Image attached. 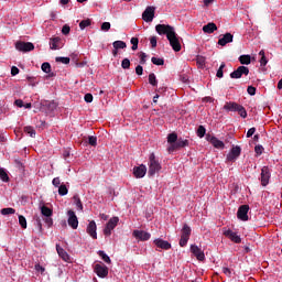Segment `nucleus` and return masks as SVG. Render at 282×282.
<instances>
[{"instance_id":"2eb2a0df","label":"nucleus","mask_w":282,"mask_h":282,"mask_svg":"<svg viewBox=\"0 0 282 282\" xmlns=\"http://www.w3.org/2000/svg\"><path fill=\"white\" fill-rule=\"evenodd\" d=\"M270 167L268 166H263L261 170V184L262 186H268V184H270Z\"/></svg>"},{"instance_id":"0e129e2a","label":"nucleus","mask_w":282,"mask_h":282,"mask_svg":"<svg viewBox=\"0 0 282 282\" xmlns=\"http://www.w3.org/2000/svg\"><path fill=\"white\" fill-rule=\"evenodd\" d=\"M257 132V129L256 128H250L247 132V138H252L253 133Z\"/></svg>"},{"instance_id":"393cba45","label":"nucleus","mask_w":282,"mask_h":282,"mask_svg":"<svg viewBox=\"0 0 282 282\" xmlns=\"http://www.w3.org/2000/svg\"><path fill=\"white\" fill-rule=\"evenodd\" d=\"M259 56H261V58H260L261 67H265L268 65V57H265V51L261 50L259 52Z\"/></svg>"},{"instance_id":"b1692460","label":"nucleus","mask_w":282,"mask_h":282,"mask_svg":"<svg viewBox=\"0 0 282 282\" xmlns=\"http://www.w3.org/2000/svg\"><path fill=\"white\" fill-rule=\"evenodd\" d=\"M41 214L44 217H52V209L45 205H40Z\"/></svg>"},{"instance_id":"338daca9","label":"nucleus","mask_w":282,"mask_h":282,"mask_svg":"<svg viewBox=\"0 0 282 282\" xmlns=\"http://www.w3.org/2000/svg\"><path fill=\"white\" fill-rule=\"evenodd\" d=\"M44 221L45 224H47V226H52L54 224V220L52 219L51 216L46 217Z\"/></svg>"},{"instance_id":"69168bd1","label":"nucleus","mask_w":282,"mask_h":282,"mask_svg":"<svg viewBox=\"0 0 282 282\" xmlns=\"http://www.w3.org/2000/svg\"><path fill=\"white\" fill-rule=\"evenodd\" d=\"M19 74V68L17 66L11 67V76H17Z\"/></svg>"},{"instance_id":"f257e3e1","label":"nucleus","mask_w":282,"mask_h":282,"mask_svg":"<svg viewBox=\"0 0 282 282\" xmlns=\"http://www.w3.org/2000/svg\"><path fill=\"white\" fill-rule=\"evenodd\" d=\"M155 30L160 36L166 35L167 41L170 42L171 47L174 52H180L182 50V44L180 43V36L175 32V28L169 24H158Z\"/></svg>"},{"instance_id":"c756f323","label":"nucleus","mask_w":282,"mask_h":282,"mask_svg":"<svg viewBox=\"0 0 282 282\" xmlns=\"http://www.w3.org/2000/svg\"><path fill=\"white\" fill-rule=\"evenodd\" d=\"M69 193V189H67V185L62 184L58 187V195H61L62 197H65V195H67Z\"/></svg>"},{"instance_id":"dca6fc26","label":"nucleus","mask_w":282,"mask_h":282,"mask_svg":"<svg viewBox=\"0 0 282 282\" xmlns=\"http://www.w3.org/2000/svg\"><path fill=\"white\" fill-rule=\"evenodd\" d=\"M133 175L137 177V180H142L144 175H147V165L141 164L139 166L133 167Z\"/></svg>"},{"instance_id":"6e6552de","label":"nucleus","mask_w":282,"mask_h":282,"mask_svg":"<svg viewBox=\"0 0 282 282\" xmlns=\"http://www.w3.org/2000/svg\"><path fill=\"white\" fill-rule=\"evenodd\" d=\"M94 270L97 276H99V279H105L109 274V268H107V265L102 263L95 264Z\"/></svg>"},{"instance_id":"20e7f679","label":"nucleus","mask_w":282,"mask_h":282,"mask_svg":"<svg viewBox=\"0 0 282 282\" xmlns=\"http://www.w3.org/2000/svg\"><path fill=\"white\" fill-rule=\"evenodd\" d=\"M119 221H120V218H118L117 216L110 218L104 229V235H106V237H111V232L116 228V226H118Z\"/></svg>"},{"instance_id":"e433bc0d","label":"nucleus","mask_w":282,"mask_h":282,"mask_svg":"<svg viewBox=\"0 0 282 282\" xmlns=\"http://www.w3.org/2000/svg\"><path fill=\"white\" fill-rule=\"evenodd\" d=\"M99 257H101L102 261H105V263H111V258H109V256H107V253L105 251H98Z\"/></svg>"},{"instance_id":"774afa93","label":"nucleus","mask_w":282,"mask_h":282,"mask_svg":"<svg viewBox=\"0 0 282 282\" xmlns=\"http://www.w3.org/2000/svg\"><path fill=\"white\" fill-rule=\"evenodd\" d=\"M14 104H15V106L17 107H24V105H23V100H21V99H17L15 101H14Z\"/></svg>"},{"instance_id":"6ab92c4d","label":"nucleus","mask_w":282,"mask_h":282,"mask_svg":"<svg viewBox=\"0 0 282 282\" xmlns=\"http://www.w3.org/2000/svg\"><path fill=\"white\" fill-rule=\"evenodd\" d=\"M154 246H156V248H161V250H171L170 242L166 240H163L162 238L155 239Z\"/></svg>"},{"instance_id":"72a5a7b5","label":"nucleus","mask_w":282,"mask_h":282,"mask_svg":"<svg viewBox=\"0 0 282 282\" xmlns=\"http://www.w3.org/2000/svg\"><path fill=\"white\" fill-rule=\"evenodd\" d=\"M149 83L152 87H158V78L155 77V74L151 73L149 75Z\"/></svg>"},{"instance_id":"a211bd4d","label":"nucleus","mask_w":282,"mask_h":282,"mask_svg":"<svg viewBox=\"0 0 282 282\" xmlns=\"http://www.w3.org/2000/svg\"><path fill=\"white\" fill-rule=\"evenodd\" d=\"M206 140L207 142H210V144H213L215 149H224V147H226V144H224V141L217 139L216 137H212L210 134L206 135Z\"/></svg>"},{"instance_id":"6e6d98bb","label":"nucleus","mask_w":282,"mask_h":282,"mask_svg":"<svg viewBox=\"0 0 282 282\" xmlns=\"http://www.w3.org/2000/svg\"><path fill=\"white\" fill-rule=\"evenodd\" d=\"M70 32V28L69 25L65 24L63 28H62V34H64L66 36V34H69Z\"/></svg>"},{"instance_id":"5701e85b","label":"nucleus","mask_w":282,"mask_h":282,"mask_svg":"<svg viewBox=\"0 0 282 282\" xmlns=\"http://www.w3.org/2000/svg\"><path fill=\"white\" fill-rule=\"evenodd\" d=\"M56 251L64 261H69V254L67 253V251H65V249L56 246Z\"/></svg>"},{"instance_id":"603ef678","label":"nucleus","mask_w":282,"mask_h":282,"mask_svg":"<svg viewBox=\"0 0 282 282\" xmlns=\"http://www.w3.org/2000/svg\"><path fill=\"white\" fill-rule=\"evenodd\" d=\"M85 102H94V95L91 94H86L84 97Z\"/></svg>"},{"instance_id":"9b49d317","label":"nucleus","mask_w":282,"mask_h":282,"mask_svg":"<svg viewBox=\"0 0 282 282\" xmlns=\"http://www.w3.org/2000/svg\"><path fill=\"white\" fill-rule=\"evenodd\" d=\"M250 69L246 66H239L236 70L230 73V78H241V76H248Z\"/></svg>"},{"instance_id":"f704fd0d","label":"nucleus","mask_w":282,"mask_h":282,"mask_svg":"<svg viewBox=\"0 0 282 282\" xmlns=\"http://www.w3.org/2000/svg\"><path fill=\"white\" fill-rule=\"evenodd\" d=\"M18 218H19V224H20L21 228H23V230H25V228H28V220L22 215H19Z\"/></svg>"},{"instance_id":"3c124183","label":"nucleus","mask_w":282,"mask_h":282,"mask_svg":"<svg viewBox=\"0 0 282 282\" xmlns=\"http://www.w3.org/2000/svg\"><path fill=\"white\" fill-rule=\"evenodd\" d=\"M247 93L249 94V96H254L257 94V88H254V86H249L247 88Z\"/></svg>"},{"instance_id":"864d4df0","label":"nucleus","mask_w":282,"mask_h":282,"mask_svg":"<svg viewBox=\"0 0 282 282\" xmlns=\"http://www.w3.org/2000/svg\"><path fill=\"white\" fill-rule=\"evenodd\" d=\"M196 62L198 65H200V67H204V65H206V58L202 57V56H198L196 58Z\"/></svg>"},{"instance_id":"49530a36","label":"nucleus","mask_w":282,"mask_h":282,"mask_svg":"<svg viewBox=\"0 0 282 282\" xmlns=\"http://www.w3.org/2000/svg\"><path fill=\"white\" fill-rule=\"evenodd\" d=\"M153 65H164V59L160 57H152L151 58Z\"/></svg>"},{"instance_id":"5fc2aeb1","label":"nucleus","mask_w":282,"mask_h":282,"mask_svg":"<svg viewBox=\"0 0 282 282\" xmlns=\"http://www.w3.org/2000/svg\"><path fill=\"white\" fill-rule=\"evenodd\" d=\"M35 271L40 272L41 274H45V269L41 264H35Z\"/></svg>"},{"instance_id":"13d9d810","label":"nucleus","mask_w":282,"mask_h":282,"mask_svg":"<svg viewBox=\"0 0 282 282\" xmlns=\"http://www.w3.org/2000/svg\"><path fill=\"white\" fill-rule=\"evenodd\" d=\"M223 274H226V276H230L232 274V271L228 267L223 268Z\"/></svg>"},{"instance_id":"a878e982","label":"nucleus","mask_w":282,"mask_h":282,"mask_svg":"<svg viewBox=\"0 0 282 282\" xmlns=\"http://www.w3.org/2000/svg\"><path fill=\"white\" fill-rule=\"evenodd\" d=\"M0 180L1 182H10V176L8 175V171L6 169H0Z\"/></svg>"},{"instance_id":"7c9ffc66","label":"nucleus","mask_w":282,"mask_h":282,"mask_svg":"<svg viewBox=\"0 0 282 282\" xmlns=\"http://www.w3.org/2000/svg\"><path fill=\"white\" fill-rule=\"evenodd\" d=\"M24 133H28L31 138H36V130L30 126L24 128Z\"/></svg>"},{"instance_id":"bf43d9fd","label":"nucleus","mask_w":282,"mask_h":282,"mask_svg":"<svg viewBox=\"0 0 282 282\" xmlns=\"http://www.w3.org/2000/svg\"><path fill=\"white\" fill-rule=\"evenodd\" d=\"M177 148V143H170V147L167 148L169 153H173Z\"/></svg>"},{"instance_id":"c85d7f7f","label":"nucleus","mask_w":282,"mask_h":282,"mask_svg":"<svg viewBox=\"0 0 282 282\" xmlns=\"http://www.w3.org/2000/svg\"><path fill=\"white\" fill-rule=\"evenodd\" d=\"M239 61H240L241 65H250L251 57H250V55H241L239 57Z\"/></svg>"},{"instance_id":"4c0bfd02","label":"nucleus","mask_w":282,"mask_h":282,"mask_svg":"<svg viewBox=\"0 0 282 282\" xmlns=\"http://www.w3.org/2000/svg\"><path fill=\"white\" fill-rule=\"evenodd\" d=\"M41 68L44 74H50V72H52V65H50L47 62H44Z\"/></svg>"},{"instance_id":"4d7b16f0","label":"nucleus","mask_w":282,"mask_h":282,"mask_svg":"<svg viewBox=\"0 0 282 282\" xmlns=\"http://www.w3.org/2000/svg\"><path fill=\"white\" fill-rule=\"evenodd\" d=\"M52 184H53V186L58 188L61 186V178L59 177L53 178Z\"/></svg>"},{"instance_id":"e2e57ef3","label":"nucleus","mask_w":282,"mask_h":282,"mask_svg":"<svg viewBox=\"0 0 282 282\" xmlns=\"http://www.w3.org/2000/svg\"><path fill=\"white\" fill-rule=\"evenodd\" d=\"M150 43H151L152 47H158V37L152 36L150 39Z\"/></svg>"},{"instance_id":"cd10ccee","label":"nucleus","mask_w":282,"mask_h":282,"mask_svg":"<svg viewBox=\"0 0 282 282\" xmlns=\"http://www.w3.org/2000/svg\"><path fill=\"white\" fill-rule=\"evenodd\" d=\"M181 237H187L191 239V227H188V225L183 226Z\"/></svg>"},{"instance_id":"a19ab883","label":"nucleus","mask_w":282,"mask_h":282,"mask_svg":"<svg viewBox=\"0 0 282 282\" xmlns=\"http://www.w3.org/2000/svg\"><path fill=\"white\" fill-rule=\"evenodd\" d=\"M176 147H177V149H184V147H188V140H178L177 142H176Z\"/></svg>"},{"instance_id":"f3484780","label":"nucleus","mask_w":282,"mask_h":282,"mask_svg":"<svg viewBox=\"0 0 282 282\" xmlns=\"http://www.w3.org/2000/svg\"><path fill=\"white\" fill-rule=\"evenodd\" d=\"M191 252L194 254V257H196L198 261H204V259H206L204 251L199 247H197V245L191 246Z\"/></svg>"},{"instance_id":"f8f14e48","label":"nucleus","mask_w":282,"mask_h":282,"mask_svg":"<svg viewBox=\"0 0 282 282\" xmlns=\"http://www.w3.org/2000/svg\"><path fill=\"white\" fill-rule=\"evenodd\" d=\"M223 235L234 243H241V237L230 229H224Z\"/></svg>"},{"instance_id":"09e8293b","label":"nucleus","mask_w":282,"mask_h":282,"mask_svg":"<svg viewBox=\"0 0 282 282\" xmlns=\"http://www.w3.org/2000/svg\"><path fill=\"white\" fill-rule=\"evenodd\" d=\"M188 239L186 236H181V239H180V246L181 248H184L187 243H188Z\"/></svg>"},{"instance_id":"4468645a","label":"nucleus","mask_w":282,"mask_h":282,"mask_svg":"<svg viewBox=\"0 0 282 282\" xmlns=\"http://www.w3.org/2000/svg\"><path fill=\"white\" fill-rule=\"evenodd\" d=\"M98 227L96 226V221L91 220L89 221V224L87 225L86 231L87 235H89V237H91V239H98Z\"/></svg>"},{"instance_id":"39448f33","label":"nucleus","mask_w":282,"mask_h":282,"mask_svg":"<svg viewBox=\"0 0 282 282\" xmlns=\"http://www.w3.org/2000/svg\"><path fill=\"white\" fill-rule=\"evenodd\" d=\"M67 224L73 230L78 229V216H76V212L69 209L67 212Z\"/></svg>"},{"instance_id":"412c9836","label":"nucleus","mask_w":282,"mask_h":282,"mask_svg":"<svg viewBox=\"0 0 282 282\" xmlns=\"http://www.w3.org/2000/svg\"><path fill=\"white\" fill-rule=\"evenodd\" d=\"M50 47L52 50H61L63 47V44L61 43V37H52L50 40Z\"/></svg>"},{"instance_id":"1a4fd4ad","label":"nucleus","mask_w":282,"mask_h":282,"mask_svg":"<svg viewBox=\"0 0 282 282\" xmlns=\"http://www.w3.org/2000/svg\"><path fill=\"white\" fill-rule=\"evenodd\" d=\"M15 50H18V52H32L34 50V44L31 42L18 41L15 43Z\"/></svg>"},{"instance_id":"f03ea898","label":"nucleus","mask_w":282,"mask_h":282,"mask_svg":"<svg viewBox=\"0 0 282 282\" xmlns=\"http://www.w3.org/2000/svg\"><path fill=\"white\" fill-rule=\"evenodd\" d=\"M148 166H149L148 175H150V177H153V175L162 171V165L160 164V161H158V159L155 158V153L150 154Z\"/></svg>"},{"instance_id":"79ce46f5","label":"nucleus","mask_w":282,"mask_h":282,"mask_svg":"<svg viewBox=\"0 0 282 282\" xmlns=\"http://www.w3.org/2000/svg\"><path fill=\"white\" fill-rule=\"evenodd\" d=\"M121 67L122 69H129V67H131V61H129V58H123L121 62Z\"/></svg>"},{"instance_id":"aec40b11","label":"nucleus","mask_w":282,"mask_h":282,"mask_svg":"<svg viewBox=\"0 0 282 282\" xmlns=\"http://www.w3.org/2000/svg\"><path fill=\"white\" fill-rule=\"evenodd\" d=\"M232 39H235V36L231 35V33H226L225 35H223V37L218 40V45H221V47H224L228 45V43H232Z\"/></svg>"},{"instance_id":"a18cd8bd","label":"nucleus","mask_w":282,"mask_h":282,"mask_svg":"<svg viewBox=\"0 0 282 282\" xmlns=\"http://www.w3.org/2000/svg\"><path fill=\"white\" fill-rule=\"evenodd\" d=\"M56 63H63V65H69V57H56Z\"/></svg>"},{"instance_id":"423d86ee","label":"nucleus","mask_w":282,"mask_h":282,"mask_svg":"<svg viewBox=\"0 0 282 282\" xmlns=\"http://www.w3.org/2000/svg\"><path fill=\"white\" fill-rule=\"evenodd\" d=\"M142 19L145 23H152L155 19V7H147L142 13Z\"/></svg>"},{"instance_id":"2f4dec72","label":"nucleus","mask_w":282,"mask_h":282,"mask_svg":"<svg viewBox=\"0 0 282 282\" xmlns=\"http://www.w3.org/2000/svg\"><path fill=\"white\" fill-rule=\"evenodd\" d=\"M73 199L77 210H83V202H80V197H78V195H75Z\"/></svg>"},{"instance_id":"58836bf2","label":"nucleus","mask_w":282,"mask_h":282,"mask_svg":"<svg viewBox=\"0 0 282 282\" xmlns=\"http://www.w3.org/2000/svg\"><path fill=\"white\" fill-rule=\"evenodd\" d=\"M88 144H90V147H96L98 144V138L95 135L88 137Z\"/></svg>"},{"instance_id":"0eeeda50","label":"nucleus","mask_w":282,"mask_h":282,"mask_svg":"<svg viewBox=\"0 0 282 282\" xmlns=\"http://www.w3.org/2000/svg\"><path fill=\"white\" fill-rule=\"evenodd\" d=\"M239 155H241V148L239 145H236L231 148V150L227 154L226 162H237Z\"/></svg>"},{"instance_id":"473e14b6","label":"nucleus","mask_w":282,"mask_h":282,"mask_svg":"<svg viewBox=\"0 0 282 282\" xmlns=\"http://www.w3.org/2000/svg\"><path fill=\"white\" fill-rule=\"evenodd\" d=\"M169 144H176L177 142V133L173 132L167 135Z\"/></svg>"},{"instance_id":"c9c22d12","label":"nucleus","mask_w":282,"mask_h":282,"mask_svg":"<svg viewBox=\"0 0 282 282\" xmlns=\"http://www.w3.org/2000/svg\"><path fill=\"white\" fill-rule=\"evenodd\" d=\"M17 210L12 207H7L1 209V215H14Z\"/></svg>"},{"instance_id":"37998d69","label":"nucleus","mask_w":282,"mask_h":282,"mask_svg":"<svg viewBox=\"0 0 282 282\" xmlns=\"http://www.w3.org/2000/svg\"><path fill=\"white\" fill-rule=\"evenodd\" d=\"M89 25H91V20H83V21L79 23L80 30H85V28H89Z\"/></svg>"},{"instance_id":"4be33fe9","label":"nucleus","mask_w":282,"mask_h":282,"mask_svg":"<svg viewBox=\"0 0 282 282\" xmlns=\"http://www.w3.org/2000/svg\"><path fill=\"white\" fill-rule=\"evenodd\" d=\"M217 30V24L209 22L206 25L203 26V32L205 34H213V32H216Z\"/></svg>"},{"instance_id":"7ed1b4c3","label":"nucleus","mask_w":282,"mask_h":282,"mask_svg":"<svg viewBox=\"0 0 282 282\" xmlns=\"http://www.w3.org/2000/svg\"><path fill=\"white\" fill-rule=\"evenodd\" d=\"M224 109L225 111H236L242 118H248V111H246V108L235 101L226 102Z\"/></svg>"},{"instance_id":"c03bdc74","label":"nucleus","mask_w":282,"mask_h":282,"mask_svg":"<svg viewBox=\"0 0 282 282\" xmlns=\"http://www.w3.org/2000/svg\"><path fill=\"white\" fill-rule=\"evenodd\" d=\"M197 135H198V138H204V135H206V128H204V126L198 127Z\"/></svg>"},{"instance_id":"9d476101","label":"nucleus","mask_w":282,"mask_h":282,"mask_svg":"<svg viewBox=\"0 0 282 282\" xmlns=\"http://www.w3.org/2000/svg\"><path fill=\"white\" fill-rule=\"evenodd\" d=\"M132 237L138 241H149V239H151V234H149V231L135 229L132 232Z\"/></svg>"},{"instance_id":"ea45409f","label":"nucleus","mask_w":282,"mask_h":282,"mask_svg":"<svg viewBox=\"0 0 282 282\" xmlns=\"http://www.w3.org/2000/svg\"><path fill=\"white\" fill-rule=\"evenodd\" d=\"M225 67H226V64H225V63H223V64L219 66L217 73H216L217 78H224V68H225Z\"/></svg>"},{"instance_id":"de8ad7c7","label":"nucleus","mask_w":282,"mask_h":282,"mask_svg":"<svg viewBox=\"0 0 282 282\" xmlns=\"http://www.w3.org/2000/svg\"><path fill=\"white\" fill-rule=\"evenodd\" d=\"M130 43H131V45H132L133 52H135V50H138V43H139L138 37H132V39L130 40Z\"/></svg>"},{"instance_id":"680f3d73","label":"nucleus","mask_w":282,"mask_h":282,"mask_svg":"<svg viewBox=\"0 0 282 282\" xmlns=\"http://www.w3.org/2000/svg\"><path fill=\"white\" fill-rule=\"evenodd\" d=\"M254 151L257 155H261L263 153V145H256Z\"/></svg>"},{"instance_id":"ddd939ff","label":"nucleus","mask_w":282,"mask_h":282,"mask_svg":"<svg viewBox=\"0 0 282 282\" xmlns=\"http://www.w3.org/2000/svg\"><path fill=\"white\" fill-rule=\"evenodd\" d=\"M248 210H250V206L248 205H241L238 208L237 217L240 221H248Z\"/></svg>"},{"instance_id":"052dcab7","label":"nucleus","mask_w":282,"mask_h":282,"mask_svg":"<svg viewBox=\"0 0 282 282\" xmlns=\"http://www.w3.org/2000/svg\"><path fill=\"white\" fill-rule=\"evenodd\" d=\"M143 72H144V68H143L142 66L138 65V66L135 67V74H137L138 76H142Z\"/></svg>"},{"instance_id":"bb28decb","label":"nucleus","mask_w":282,"mask_h":282,"mask_svg":"<svg viewBox=\"0 0 282 282\" xmlns=\"http://www.w3.org/2000/svg\"><path fill=\"white\" fill-rule=\"evenodd\" d=\"M112 47H115V50H124L127 47V43L123 41H115L112 43Z\"/></svg>"},{"instance_id":"8fccbe9b","label":"nucleus","mask_w":282,"mask_h":282,"mask_svg":"<svg viewBox=\"0 0 282 282\" xmlns=\"http://www.w3.org/2000/svg\"><path fill=\"white\" fill-rule=\"evenodd\" d=\"M101 30H102V32H109V30H111V23H109V22H104V23L101 24Z\"/></svg>"}]
</instances>
